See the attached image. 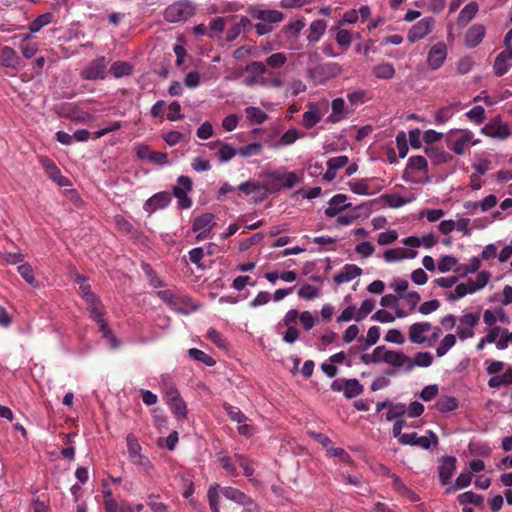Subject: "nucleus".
<instances>
[{"instance_id":"obj_1","label":"nucleus","mask_w":512,"mask_h":512,"mask_svg":"<svg viewBox=\"0 0 512 512\" xmlns=\"http://www.w3.org/2000/svg\"><path fill=\"white\" fill-rule=\"evenodd\" d=\"M300 182V178L295 172H286L278 169L270 172L267 175V181L265 183V189L273 194L279 192L282 188H293Z\"/></svg>"},{"instance_id":"obj_2","label":"nucleus","mask_w":512,"mask_h":512,"mask_svg":"<svg viewBox=\"0 0 512 512\" xmlns=\"http://www.w3.org/2000/svg\"><path fill=\"white\" fill-rule=\"evenodd\" d=\"M195 13V7L189 0H179L169 5L164 11V18L170 23L186 21Z\"/></svg>"},{"instance_id":"obj_3","label":"nucleus","mask_w":512,"mask_h":512,"mask_svg":"<svg viewBox=\"0 0 512 512\" xmlns=\"http://www.w3.org/2000/svg\"><path fill=\"white\" fill-rule=\"evenodd\" d=\"M473 133L470 130L452 129L447 135V147L457 155L465 153V145L471 141Z\"/></svg>"},{"instance_id":"obj_4","label":"nucleus","mask_w":512,"mask_h":512,"mask_svg":"<svg viewBox=\"0 0 512 512\" xmlns=\"http://www.w3.org/2000/svg\"><path fill=\"white\" fill-rule=\"evenodd\" d=\"M192 190V180L188 176H180L177 185L173 187V195L177 198L179 208L188 209L192 206V200L188 192Z\"/></svg>"},{"instance_id":"obj_5","label":"nucleus","mask_w":512,"mask_h":512,"mask_svg":"<svg viewBox=\"0 0 512 512\" xmlns=\"http://www.w3.org/2000/svg\"><path fill=\"white\" fill-rule=\"evenodd\" d=\"M490 279V273L487 271H481L478 273V283L474 284L472 288H468L465 283H460L456 286L454 292H451L448 296L450 301H456L467 294L474 293L484 288Z\"/></svg>"},{"instance_id":"obj_6","label":"nucleus","mask_w":512,"mask_h":512,"mask_svg":"<svg viewBox=\"0 0 512 512\" xmlns=\"http://www.w3.org/2000/svg\"><path fill=\"white\" fill-rule=\"evenodd\" d=\"M481 133L488 137L501 140L507 139L511 135L509 126L503 123L500 117H496L487 123L481 129Z\"/></svg>"},{"instance_id":"obj_7","label":"nucleus","mask_w":512,"mask_h":512,"mask_svg":"<svg viewBox=\"0 0 512 512\" xmlns=\"http://www.w3.org/2000/svg\"><path fill=\"white\" fill-rule=\"evenodd\" d=\"M429 433L431 440L426 436H418L416 432L404 433L400 436L399 443L401 445L418 446L428 450L431 446V443L438 445L439 442L438 437L433 432L430 431Z\"/></svg>"},{"instance_id":"obj_8","label":"nucleus","mask_w":512,"mask_h":512,"mask_svg":"<svg viewBox=\"0 0 512 512\" xmlns=\"http://www.w3.org/2000/svg\"><path fill=\"white\" fill-rule=\"evenodd\" d=\"M434 20L431 17H425L414 24L407 35V38L410 42L415 43L426 35H428L433 28Z\"/></svg>"},{"instance_id":"obj_9","label":"nucleus","mask_w":512,"mask_h":512,"mask_svg":"<svg viewBox=\"0 0 512 512\" xmlns=\"http://www.w3.org/2000/svg\"><path fill=\"white\" fill-rule=\"evenodd\" d=\"M447 57V46L444 42H438L428 52L427 63L431 70L439 69Z\"/></svg>"},{"instance_id":"obj_10","label":"nucleus","mask_w":512,"mask_h":512,"mask_svg":"<svg viewBox=\"0 0 512 512\" xmlns=\"http://www.w3.org/2000/svg\"><path fill=\"white\" fill-rule=\"evenodd\" d=\"M105 70V57L100 56L88 64V66L81 72V76L86 80L103 79L105 76Z\"/></svg>"},{"instance_id":"obj_11","label":"nucleus","mask_w":512,"mask_h":512,"mask_svg":"<svg viewBox=\"0 0 512 512\" xmlns=\"http://www.w3.org/2000/svg\"><path fill=\"white\" fill-rule=\"evenodd\" d=\"M480 315L476 313H466L460 317V327L458 328V337L461 340L472 338L474 336L473 327L479 322Z\"/></svg>"},{"instance_id":"obj_12","label":"nucleus","mask_w":512,"mask_h":512,"mask_svg":"<svg viewBox=\"0 0 512 512\" xmlns=\"http://www.w3.org/2000/svg\"><path fill=\"white\" fill-rule=\"evenodd\" d=\"M250 15L254 19H258L268 25L273 23H279L284 19V14L278 10H270V9H259V8H251Z\"/></svg>"},{"instance_id":"obj_13","label":"nucleus","mask_w":512,"mask_h":512,"mask_svg":"<svg viewBox=\"0 0 512 512\" xmlns=\"http://www.w3.org/2000/svg\"><path fill=\"white\" fill-rule=\"evenodd\" d=\"M0 66L18 71L21 68V59L17 52L9 47L0 48Z\"/></svg>"},{"instance_id":"obj_14","label":"nucleus","mask_w":512,"mask_h":512,"mask_svg":"<svg viewBox=\"0 0 512 512\" xmlns=\"http://www.w3.org/2000/svg\"><path fill=\"white\" fill-rule=\"evenodd\" d=\"M431 329L432 325L430 322H416L409 327V340L414 344H423L427 341V337L424 334Z\"/></svg>"},{"instance_id":"obj_15","label":"nucleus","mask_w":512,"mask_h":512,"mask_svg":"<svg viewBox=\"0 0 512 512\" xmlns=\"http://www.w3.org/2000/svg\"><path fill=\"white\" fill-rule=\"evenodd\" d=\"M171 202V195L168 192H159L154 194L144 203V210L148 213H153L157 209L167 207Z\"/></svg>"},{"instance_id":"obj_16","label":"nucleus","mask_w":512,"mask_h":512,"mask_svg":"<svg viewBox=\"0 0 512 512\" xmlns=\"http://www.w3.org/2000/svg\"><path fill=\"white\" fill-rule=\"evenodd\" d=\"M220 492L225 498L239 505L248 507L253 504V500L250 496L234 487H221Z\"/></svg>"},{"instance_id":"obj_17","label":"nucleus","mask_w":512,"mask_h":512,"mask_svg":"<svg viewBox=\"0 0 512 512\" xmlns=\"http://www.w3.org/2000/svg\"><path fill=\"white\" fill-rule=\"evenodd\" d=\"M362 274V269L355 264H345L342 269L334 275L333 279L337 284L348 283Z\"/></svg>"},{"instance_id":"obj_18","label":"nucleus","mask_w":512,"mask_h":512,"mask_svg":"<svg viewBox=\"0 0 512 512\" xmlns=\"http://www.w3.org/2000/svg\"><path fill=\"white\" fill-rule=\"evenodd\" d=\"M456 458L453 456H446L442 459L439 466V479L442 485H447L453 476L456 469Z\"/></svg>"},{"instance_id":"obj_19","label":"nucleus","mask_w":512,"mask_h":512,"mask_svg":"<svg viewBox=\"0 0 512 512\" xmlns=\"http://www.w3.org/2000/svg\"><path fill=\"white\" fill-rule=\"evenodd\" d=\"M331 114L327 117V121L330 123H338L344 120L349 111L345 107V101L343 98H335L331 102Z\"/></svg>"},{"instance_id":"obj_20","label":"nucleus","mask_w":512,"mask_h":512,"mask_svg":"<svg viewBox=\"0 0 512 512\" xmlns=\"http://www.w3.org/2000/svg\"><path fill=\"white\" fill-rule=\"evenodd\" d=\"M485 36V27L477 24L471 26L465 35V45L468 48H475L478 46Z\"/></svg>"},{"instance_id":"obj_21","label":"nucleus","mask_w":512,"mask_h":512,"mask_svg":"<svg viewBox=\"0 0 512 512\" xmlns=\"http://www.w3.org/2000/svg\"><path fill=\"white\" fill-rule=\"evenodd\" d=\"M14 38H21L19 48L25 58L30 59L37 53L38 42L33 40V37L30 33L15 36Z\"/></svg>"},{"instance_id":"obj_22","label":"nucleus","mask_w":512,"mask_h":512,"mask_svg":"<svg viewBox=\"0 0 512 512\" xmlns=\"http://www.w3.org/2000/svg\"><path fill=\"white\" fill-rule=\"evenodd\" d=\"M417 256V251L415 250H407L402 247L393 248L386 250L384 252L383 258L386 262H396L406 258H415Z\"/></svg>"},{"instance_id":"obj_23","label":"nucleus","mask_w":512,"mask_h":512,"mask_svg":"<svg viewBox=\"0 0 512 512\" xmlns=\"http://www.w3.org/2000/svg\"><path fill=\"white\" fill-rule=\"evenodd\" d=\"M408 361L409 356H407L402 351H393L388 349L386 355L384 356V363L389 364L394 368H403L405 372Z\"/></svg>"},{"instance_id":"obj_24","label":"nucleus","mask_w":512,"mask_h":512,"mask_svg":"<svg viewBox=\"0 0 512 512\" xmlns=\"http://www.w3.org/2000/svg\"><path fill=\"white\" fill-rule=\"evenodd\" d=\"M433 363V356L430 352H418L413 358L409 357L407 362L406 372H411L415 366L429 367Z\"/></svg>"},{"instance_id":"obj_25","label":"nucleus","mask_w":512,"mask_h":512,"mask_svg":"<svg viewBox=\"0 0 512 512\" xmlns=\"http://www.w3.org/2000/svg\"><path fill=\"white\" fill-rule=\"evenodd\" d=\"M327 23L325 20L317 19L312 21L308 29L307 40L310 43L318 42L325 34Z\"/></svg>"},{"instance_id":"obj_26","label":"nucleus","mask_w":512,"mask_h":512,"mask_svg":"<svg viewBox=\"0 0 512 512\" xmlns=\"http://www.w3.org/2000/svg\"><path fill=\"white\" fill-rule=\"evenodd\" d=\"M509 59L510 56L507 51H503L497 55L493 64V70L496 76L501 77L509 71L511 67Z\"/></svg>"},{"instance_id":"obj_27","label":"nucleus","mask_w":512,"mask_h":512,"mask_svg":"<svg viewBox=\"0 0 512 512\" xmlns=\"http://www.w3.org/2000/svg\"><path fill=\"white\" fill-rule=\"evenodd\" d=\"M215 225L214 215L212 213H205L194 219L192 229L194 232L198 230L211 231Z\"/></svg>"},{"instance_id":"obj_28","label":"nucleus","mask_w":512,"mask_h":512,"mask_svg":"<svg viewBox=\"0 0 512 512\" xmlns=\"http://www.w3.org/2000/svg\"><path fill=\"white\" fill-rule=\"evenodd\" d=\"M425 153L435 164L446 163L452 158V156L443 148L436 146H427L425 148Z\"/></svg>"},{"instance_id":"obj_29","label":"nucleus","mask_w":512,"mask_h":512,"mask_svg":"<svg viewBox=\"0 0 512 512\" xmlns=\"http://www.w3.org/2000/svg\"><path fill=\"white\" fill-rule=\"evenodd\" d=\"M372 72L378 79L390 80L395 75V68L389 62H381L373 67Z\"/></svg>"},{"instance_id":"obj_30","label":"nucleus","mask_w":512,"mask_h":512,"mask_svg":"<svg viewBox=\"0 0 512 512\" xmlns=\"http://www.w3.org/2000/svg\"><path fill=\"white\" fill-rule=\"evenodd\" d=\"M173 413L181 419L187 416V407L183 399L180 397L178 390H173V396L170 403Z\"/></svg>"},{"instance_id":"obj_31","label":"nucleus","mask_w":512,"mask_h":512,"mask_svg":"<svg viewBox=\"0 0 512 512\" xmlns=\"http://www.w3.org/2000/svg\"><path fill=\"white\" fill-rule=\"evenodd\" d=\"M457 500L460 505L473 504L476 507H484V498L482 495L476 494L473 491H467L458 495Z\"/></svg>"},{"instance_id":"obj_32","label":"nucleus","mask_w":512,"mask_h":512,"mask_svg":"<svg viewBox=\"0 0 512 512\" xmlns=\"http://www.w3.org/2000/svg\"><path fill=\"white\" fill-rule=\"evenodd\" d=\"M86 304L88 305V309L90 312L91 318L99 317L100 315H105L104 306L100 298L95 295H88V298L84 299Z\"/></svg>"},{"instance_id":"obj_33","label":"nucleus","mask_w":512,"mask_h":512,"mask_svg":"<svg viewBox=\"0 0 512 512\" xmlns=\"http://www.w3.org/2000/svg\"><path fill=\"white\" fill-rule=\"evenodd\" d=\"M246 71L252 74V77L246 79V83L248 85L253 84L256 81V77L261 76L266 73L267 67L266 64L260 61H253L246 66Z\"/></svg>"},{"instance_id":"obj_34","label":"nucleus","mask_w":512,"mask_h":512,"mask_svg":"<svg viewBox=\"0 0 512 512\" xmlns=\"http://www.w3.org/2000/svg\"><path fill=\"white\" fill-rule=\"evenodd\" d=\"M321 120V114L319 110L311 106L310 109L303 113L302 124L306 129L313 128Z\"/></svg>"},{"instance_id":"obj_35","label":"nucleus","mask_w":512,"mask_h":512,"mask_svg":"<svg viewBox=\"0 0 512 512\" xmlns=\"http://www.w3.org/2000/svg\"><path fill=\"white\" fill-rule=\"evenodd\" d=\"M478 12V4L476 2H470L464 6V8L460 11L458 16V22L460 24L466 25L470 22Z\"/></svg>"},{"instance_id":"obj_36","label":"nucleus","mask_w":512,"mask_h":512,"mask_svg":"<svg viewBox=\"0 0 512 512\" xmlns=\"http://www.w3.org/2000/svg\"><path fill=\"white\" fill-rule=\"evenodd\" d=\"M435 407L442 413H447L458 408V400L453 396H444L437 400Z\"/></svg>"},{"instance_id":"obj_37","label":"nucleus","mask_w":512,"mask_h":512,"mask_svg":"<svg viewBox=\"0 0 512 512\" xmlns=\"http://www.w3.org/2000/svg\"><path fill=\"white\" fill-rule=\"evenodd\" d=\"M380 338V327L372 326L367 332V336H361L358 338V342H365L364 347H361V351H365L368 347L376 344Z\"/></svg>"},{"instance_id":"obj_38","label":"nucleus","mask_w":512,"mask_h":512,"mask_svg":"<svg viewBox=\"0 0 512 512\" xmlns=\"http://www.w3.org/2000/svg\"><path fill=\"white\" fill-rule=\"evenodd\" d=\"M54 15L50 12L43 13L35 18L29 25L31 33L39 32L44 26L50 24L53 21Z\"/></svg>"},{"instance_id":"obj_39","label":"nucleus","mask_w":512,"mask_h":512,"mask_svg":"<svg viewBox=\"0 0 512 512\" xmlns=\"http://www.w3.org/2000/svg\"><path fill=\"white\" fill-rule=\"evenodd\" d=\"M221 486L217 483L211 485L207 492V498L209 501V506L212 512H220L219 507V494Z\"/></svg>"},{"instance_id":"obj_40","label":"nucleus","mask_w":512,"mask_h":512,"mask_svg":"<svg viewBox=\"0 0 512 512\" xmlns=\"http://www.w3.org/2000/svg\"><path fill=\"white\" fill-rule=\"evenodd\" d=\"M364 388L357 379H346L344 396L348 399L362 394Z\"/></svg>"},{"instance_id":"obj_41","label":"nucleus","mask_w":512,"mask_h":512,"mask_svg":"<svg viewBox=\"0 0 512 512\" xmlns=\"http://www.w3.org/2000/svg\"><path fill=\"white\" fill-rule=\"evenodd\" d=\"M305 136V133H300L297 129L291 128L287 130L276 143V147L287 146L293 144L297 139Z\"/></svg>"},{"instance_id":"obj_42","label":"nucleus","mask_w":512,"mask_h":512,"mask_svg":"<svg viewBox=\"0 0 512 512\" xmlns=\"http://www.w3.org/2000/svg\"><path fill=\"white\" fill-rule=\"evenodd\" d=\"M370 180L369 179H361L358 181H351L349 182V187L352 192L358 195H371L374 193L370 189L369 185Z\"/></svg>"},{"instance_id":"obj_43","label":"nucleus","mask_w":512,"mask_h":512,"mask_svg":"<svg viewBox=\"0 0 512 512\" xmlns=\"http://www.w3.org/2000/svg\"><path fill=\"white\" fill-rule=\"evenodd\" d=\"M456 343V336L453 334H447L441 340L440 344L436 348V354L438 357L444 356Z\"/></svg>"},{"instance_id":"obj_44","label":"nucleus","mask_w":512,"mask_h":512,"mask_svg":"<svg viewBox=\"0 0 512 512\" xmlns=\"http://www.w3.org/2000/svg\"><path fill=\"white\" fill-rule=\"evenodd\" d=\"M247 118L256 124H262L267 119V114L258 107L249 106L245 109Z\"/></svg>"},{"instance_id":"obj_45","label":"nucleus","mask_w":512,"mask_h":512,"mask_svg":"<svg viewBox=\"0 0 512 512\" xmlns=\"http://www.w3.org/2000/svg\"><path fill=\"white\" fill-rule=\"evenodd\" d=\"M188 355L193 358L194 360H197L199 362L204 363L207 366H214L216 361L206 354L204 351L197 349V348H191L188 350Z\"/></svg>"},{"instance_id":"obj_46","label":"nucleus","mask_w":512,"mask_h":512,"mask_svg":"<svg viewBox=\"0 0 512 512\" xmlns=\"http://www.w3.org/2000/svg\"><path fill=\"white\" fill-rule=\"evenodd\" d=\"M132 67L129 63L123 61L114 62L110 68V72L116 78L127 76L131 73Z\"/></svg>"},{"instance_id":"obj_47","label":"nucleus","mask_w":512,"mask_h":512,"mask_svg":"<svg viewBox=\"0 0 512 512\" xmlns=\"http://www.w3.org/2000/svg\"><path fill=\"white\" fill-rule=\"evenodd\" d=\"M126 442H127L129 459L137 458V456L141 455L142 447L134 435L129 434L126 437Z\"/></svg>"},{"instance_id":"obj_48","label":"nucleus","mask_w":512,"mask_h":512,"mask_svg":"<svg viewBox=\"0 0 512 512\" xmlns=\"http://www.w3.org/2000/svg\"><path fill=\"white\" fill-rule=\"evenodd\" d=\"M427 166H428V163H427V160H426L425 157L420 156V155L412 156L408 160L407 167H406V170H405V174L408 173V170L420 171V170L426 169Z\"/></svg>"},{"instance_id":"obj_49","label":"nucleus","mask_w":512,"mask_h":512,"mask_svg":"<svg viewBox=\"0 0 512 512\" xmlns=\"http://www.w3.org/2000/svg\"><path fill=\"white\" fill-rule=\"evenodd\" d=\"M407 407L402 403H390L389 409L386 414V418L388 421H392L403 416L406 413Z\"/></svg>"},{"instance_id":"obj_50","label":"nucleus","mask_w":512,"mask_h":512,"mask_svg":"<svg viewBox=\"0 0 512 512\" xmlns=\"http://www.w3.org/2000/svg\"><path fill=\"white\" fill-rule=\"evenodd\" d=\"M223 408L232 421L244 423L247 420V417L242 413V411L238 407L232 406L231 404L228 403H224Z\"/></svg>"},{"instance_id":"obj_51","label":"nucleus","mask_w":512,"mask_h":512,"mask_svg":"<svg viewBox=\"0 0 512 512\" xmlns=\"http://www.w3.org/2000/svg\"><path fill=\"white\" fill-rule=\"evenodd\" d=\"M93 320L97 323L100 332L103 334V337L109 338L112 341L113 346H116V339L111 329L109 328L108 323L104 318V315H100L99 317L93 318Z\"/></svg>"},{"instance_id":"obj_52","label":"nucleus","mask_w":512,"mask_h":512,"mask_svg":"<svg viewBox=\"0 0 512 512\" xmlns=\"http://www.w3.org/2000/svg\"><path fill=\"white\" fill-rule=\"evenodd\" d=\"M466 116L470 121L480 125L485 121V109L480 105L474 106L466 113Z\"/></svg>"},{"instance_id":"obj_53","label":"nucleus","mask_w":512,"mask_h":512,"mask_svg":"<svg viewBox=\"0 0 512 512\" xmlns=\"http://www.w3.org/2000/svg\"><path fill=\"white\" fill-rule=\"evenodd\" d=\"M457 263L458 260L455 257L445 255L440 258L437 268L441 273H446L454 269L457 266Z\"/></svg>"},{"instance_id":"obj_54","label":"nucleus","mask_w":512,"mask_h":512,"mask_svg":"<svg viewBox=\"0 0 512 512\" xmlns=\"http://www.w3.org/2000/svg\"><path fill=\"white\" fill-rule=\"evenodd\" d=\"M287 61V57L284 53L277 52L272 54L266 59V67H270L273 69L281 68Z\"/></svg>"},{"instance_id":"obj_55","label":"nucleus","mask_w":512,"mask_h":512,"mask_svg":"<svg viewBox=\"0 0 512 512\" xmlns=\"http://www.w3.org/2000/svg\"><path fill=\"white\" fill-rule=\"evenodd\" d=\"M40 163L42 164L43 168L45 169L46 173L49 175L51 179L59 178V174L61 173V171L52 160H50L47 157H42L40 159Z\"/></svg>"},{"instance_id":"obj_56","label":"nucleus","mask_w":512,"mask_h":512,"mask_svg":"<svg viewBox=\"0 0 512 512\" xmlns=\"http://www.w3.org/2000/svg\"><path fill=\"white\" fill-rule=\"evenodd\" d=\"M304 19H297L293 22L288 23L283 27L286 34H290L293 37H298L301 30L305 27Z\"/></svg>"},{"instance_id":"obj_57","label":"nucleus","mask_w":512,"mask_h":512,"mask_svg":"<svg viewBox=\"0 0 512 512\" xmlns=\"http://www.w3.org/2000/svg\"><path fill=\"white\" fill-rule=\"evenodd\" d=\"M236 154H238V150L234 149L229 144H222L217 152V156L222 162L231 160Z\"/></svg>"},{"instance_id":"obj_58","label":"nucleus","mask_w":512,"mask_h":512,"mask_svg":"<svg viewBox=\"0 0 512 512\" xmlns=\"http://www.w3.org/2000/svg\"><path fill=\"white\" fill-rule=\"evenodd\" d=\"M490 166V161L487 159H482L477 163H474L472 167L475 169V173H472L470 176L471 182L474 181V179H480L481 175H484L488 170Z\"/></svg>"},{"instance_id":"obj_59","label":"nucleus","mask_w":512,"mask_h":512,"mask_svg":"<svg viewBox=\"0 0 512 512\" xmlns=\"http://www.w3.org/2000/svg\"><path fill=\"white\" fill-rule=\"evenodd\" d=\"M208 339L220 349H227V342L224 337L214 328H210L207 332Z\"/></svg>"},{"instance_id":"obj_60","label":"nucleus","mask_w":512,"mask_h":512,"mask_svg":"<svg viewBox=\"0 0 512 512\" xmlns=\"http://www.w3.org/2000/svg\"><path fill=\"white\" fill-rule=\"evenodd\" d=\"M318 295V288L310 284H306L298 290V296L303 299L312 300L318 297Z\"/></svg>"},{"instance_id":"obj_61","label":"nucleus","mask_w":512,"mask_h":512,"mask_svg":"<svg viewBox=\"0 0 512 512\" xmlns=\"http://www.w3.org/2000/svg\"><path fill=\"white\" fill-rule=\"evenodd\" d=\"M318 70L326 77H334L341 72V67L337 63L329 62L320 65Z\"/></svg>"},{"instance_id":"obj_62","label":"nucleus","mask_w":512,"mask_h":512,"mask_svg":"<svg viewBox=\"0 0 512 512\" xmlns=\"http://www.w3.org/2000/svg\"><path fill=\"white\" fill-rule=\"evenodd\" d=\"M262 150V145L260 143H251L244 147L238 149V154L242 157H250L254 155H259Z\"/></svg>"},{"instance_id":"obj_63","label":"nucleus","mask_w":512,"mask_h":512,"mask_svg":"<svg viewBox=\"0 0 512 512\" xmlns=\"http://www.w3.org/2000/svg\"><path fill=\"white\" fill-rule=\"evenodd\" d=\"M375 307V301L373 299H366L362 302L361 307L358 311V314L355 317L356 321L362 320L364 317H366L369 313L373 311Z\"/></svg>"},{"instance_id":"obj_64","label":"nucleus","mask_w":512,"mask_h":512,"mask_svg":"<svg viewBox=\"0 0 512 512\" xmlns=\"http://www.w3.org/2000/svg\"><path fill=\"white\" fill-rule=\"evenodd\" d=\"M336 42L339 46L348 49L352 42V35L348 30L340 29L336 34Z\"/></svg>"}]
</instances>
